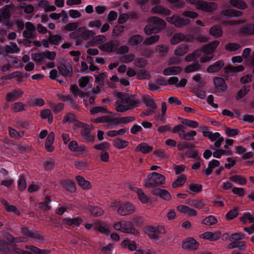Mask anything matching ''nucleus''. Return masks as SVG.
<instances>
[{
  "mask_svg": "<svg viewBox=\"0 0 254 254\" xmlns=\"http://www.w3.org/2000/svg\"><path fill=\"white\" fill-rule=\"evenodd\" d=\"M128 145V142L127 140L122 139L121 138H117L113 142L114 146L118 149H121L125 148Z\"/></svg>",
  "mask_w": 254,
  "mask_h": 254,
  "instance_id": "44",
  "label": "nucleus"
},
{
  "mask_svg": "<svg viewBox=\"0 0 254 254\" xmlns=\"http://www.w3.org/2000/svg\"><path fill=\"white\" fill-rule=\"evenodd\" d=\"M119 42L116 40H110L105 43L99 46V49L107 53L115 52L119 47Z\"/></svg>",
  "mask_w": 254,
  "mask_h": 254,
  "instance_id": "10",
  "label": "nucleus"
},
{
  "mask_svg": "<svg viewBox=\"0 0 254 254\" xmlns=\"http://www.w3.org/2000/svg\"><path fill=\"white\" fill-rule=\"evenodd\" d=\"M224 62L223 60H219L214 64L209 65L207 68L208 73H214L219 71L224 65Z\"/></svg>",
  "mask_w": 254,
  "mask_h": 254,
  "instance_id": "26",
  "label": "nucleus"
},
{
  "mask_svg": "<svg viewBox=\"0 0 254 254\" xmlns=\"http://www.w3.org/2000/svg\"><path fill=\"white\" fill-rule=\"evenodd\" d=\"M134 191L136 192L139 199L143 203H146L149 198L148 196L144 193L143 191L139 188H135Z\"/></svg>",
  "mask_w": 254,
  "mask_h": 254,
  "instance_id": "50",
  "label": "nucleus"
},
{
  "mask_svg": "<svg viewBox=\"0 0 254 254\" xmlns=\"http://www.w3.org/2000/svg\"><path fill=\"white\" fill-rule=\"evenodd\" d=\"M240 30L243 34L249 35H254V23L242 27Z\"/></svg>",
  "mask_w": 254,
  "mask_h": 254,
  "instance_id": "45",
  "label": "nucleus"
},
{
  "mask_svg": "<svg viewBox=\"0 0 254 254\" xmlns=\"http://www.w3.org/2000/svg\"><path fill=\"white\" fill-rule=\"evenodd\" d=\"M241 48L238 43H230L225 45V49L230 52H234L238 50Z\"/></svg>",
  "mask_w": 254,
  "mask_h": 254,
  "instance_id": "63",
  "label": "nucleus"
},
{
  "mask_svg": "<svg viewBox=\"0 0 254 254\" xmlns=\"http://www.w3.org/2000/svg\"><path fill=\"white\" fill-rule=\"evenodd\" d=\"M65 223L73 226H78L82 222L81 219L79 218L64 219Z\"/></svg>",
  "mask_w": 254,
  "mask_h": 254,
  "instance_id": "53",
  "label": "nucleus"
},
{
  "mask_svg": "<svg viewBox=\"0 0 254 254\" xmlns=\"http://www.w3.org/2000/svg\"><path fill=\"white\" fill-rule=\"evenodd\" d=\"M221 233L219 231H216L214 233L211 232H206L200 235V237L203 239L209 240L210 241H215L217 240L221 236Z\"/></svg>",
  "mask_w": 254,
  "mask_h": 254,
  "instance_id": "21",
  "label": "nucleus"
},
{
  "mask_svg": "<svg viewBox=\"0 0 254 254\" xmlns=\"http://www.w3.org/2000/svg\"><path fill=\"white\" fill-rule=\"evenodd\" d=\"M23 36L26 39H34L36 37V27L31 22L27 21L25 24V30Z\"/></svg>",
  "mask_w": 254,
  "mask_h": 254,
  "instance_id": "11",
  "label": "nucleus"
},
{
  "mask_svg": "<svg viewBox=\"0 0 254 254\" xmlns=\"http://www.w3.org/2000/svg\"><path fill=\"white\" fill-rule=\"evenodd\" d=\"M221 13L222 16L228 18L240 17L242 15L241 11L234 9H224Z\"/></svg>",
  "mask_w": 254,
  "mask_h": 254,
  "instance_id": "25",
  "label": "nucleus"
},
{
  "mask_svg": "<svg viewBox=\"0 0 254 254\" xmlns=\"http://www.w3.org/2000/svg\"><path fill=\"white\" fill-rule=\"evenodd\" d=\"M245 238V236L242 233H236L232 234L229 237V241L231 242H235L244 239Z\"/></svg>",
  "mask_w": 254,
  "mask_h": 254,
  "instance_id": "61",
  "label": "nucleus"
},
{
  "mask_svg": "<svg viewBox=\"0 0 254 254\" xmlns=\"http://www.w3.org/2000/svg\"><path fill=\"white\" fill-rule=\"evenodd\" d=\"M140 104L139 100L132 95L119 92L117 94L115 102V110L118 112L131 110Z\"/></svg>",
  "mask_w": 254,
  "mask_h": 254,
  "instance_id": "1",
  "label": "nucleus"
},
{
  "mask_svg": "<svg viewBox=\"0 0 254 254\" xmlns=\"http://www.w3.org/2000/svg\"><path fill=\"white\" fill-rule=\"evenodd\" d=\"M219 165L220 162L218 160H212L209 163L207 168L203 170V172L205 175L209 176L212 173L213 169Z\"/></svg>",
  "mask_w": 254,
  "mask_h": 254,
  "instance_id": "29",
  "label": "nucleus"
},
{
  "mask_svg": "<svg viewBox=\"0 0 254 254\" xmlns=\"http://www.w3.org/2000/svg\"><path fill=\"white\" fill-rule=\"evenodd\" d=\"M199 244L196 241L193 239L190 238L184 242L182 245V248L189 250H195L198 247Z\"/></svg>",
  "mask_w": 254,
  "mask_h": 254,
  "instance_id": "23",
  "label": "nucleus"
},
{
  "mask_svg": "<svg viewBox=\"0 0 254 254\" xmlns=\"http://www.w3.org/2000/svg\"><path fill=\"white\" fill-rule=\"evenodd\" d=\"M187 178L185 175H181L172 184V187L174 188H176L182 186L186 182Z\"/></svg>",
  "mask_w": 254,
  "mask_h": 254,
  "instance_id": "51",
  "label": "nucleus"
},
{
  "mask_svg": "<svg viewBox=\"0 0 254 254\" xmlns=\"http://www.w3.org/2000/svg\"><path fill=\"white\" fill-rule=\"evenodd\" d=\"M218 8V4L214 2H208L200 0L196 7V9L202 10L206 13L212 12Z\"/></svg>",
  "mask_w": 254,
  "mask_h": 254,
  "instance_id": "8",
  "label": "nucleus"
},
{
  "mask_svg": "<svg viewBox=\"0 0 254 254\" xmlns=\"http://www.w3.org/2000/svg\"><path fill=\"white\" fill-rule=\"evenodd\" d=\"M135 207L131 203L127 202L122 204L118 210V213L121 215L125 216L133 213Z\"/></svg>",
  "mask_w": 254,
  "mask_h": 254,
  "instance_id": "14",
  "label": "nucleus"
},
{
  "mask_svg": "<svg viewBox=\"0 0 254 254\" xmlns=\"http://www.w3.org/2000/svg\"><path fill=\"white\" fill-rule=\"evenodd\" d=\"M239 215V208L235 206L233 209L230 210L225 215V219L231 220L237 217Z\"/></svg>",
  "mask_w": 254,
  "mask_h": 254,
  "instance_id": "43",
  "label": "nucleus"
},
{
  "mask_svg": "<svg viewBox=\"0 0 254 254\" xmlns=\"http://www.w3.org/2000/svg\"><path fill=\"white\" fill-rule=\"evenodd\" d=\"M229 3L232 6L240 9H245L248 7L247 3L243 0H230Z\"/></svg>",
  "mask_w": 254,
  "mask_h": 254,
  "instance_id": "34",
  "label": "nucleus"
},
{
  "mask_svg": "<svg viewBox=\"0 0 254 254\" xmlns=\"http://www.w3.org/2000/svg\"><path fill=\"white\" fill-rule=\"evenodd\" d=\"M61 40L62 37L61 35L58 34L53 35L51 33L49 34V40L50 44L56 46L59 45Z\"/></svg>",
  "mask_w": 254,
  "mask_h": 254,
  "instance_id": "49",
  "label": "nucleus"
},
{
  "mask_svg": "<svg viewBox=\"0 0 254 254\" xmlns=\"http://www.w3.org/2000/svg\"><path fill=\"white\" fill-rule=\"evenodd\" d=\"M188 41L186 36L182 33H175L170 40V43L172 45H176L182 41Z\"/></svg>",
  "mask_w": 254,
  "mask_h": 254,
  "instance_id": "30",
  "label": "nucleus"
},
{
  "mask_svg": "<svg viewBox=\"0 0 254 254\" xmlns=\"http://www.w3.org/2000/svg\"><path fill=\"white\" fill-rule=\"evenodd\" d=\"M21 233L29 238L38 242H41L43 240L42 236L37 232L30 230L25 227H21Z\"/></svg>",
  "mask_w": 254,
  "mask_h": 254,
  "instance_id": "12",
  "label": "nucleus"
},
{
  "mask_svg": "<svg viewBox=\"0 0 254 254\" xmlns=\"http://www.w3.org/2000/svg\"><path fill=\"white\" fill-rule=\"evenodd\" d=\"M148 21L150 23L147 25L144 28V31L147 35L158 33L166 26V22L158 17H151L148 19Z\"/></svg>",
  "mask_w": 254,
  "mask_h": 254,
  "instance_id": "2",
  "label": "nucleus"
},
{
  "mask_svg": "<svg viewBox=\"0 0 254 254\" xmlns=\"http://www.w3.org/2000/svg\"><path fill=\"white\" fill-rule=\"evenodd\" d=\"M183 68L180 66H171L165 68L163 73L166 76L175 75L180 74Z\"/></svg>",
  "mask_w": 254,
  "mask_h": 254,
  "instance_id": "18",
  "label": "nucleus"
},
{
  "mask_svg": "<svg viewBox=\"0 0 254 254\" xmlns=\"http://www.w3.org/2000/svg\"><path fill=\"white\" fill-rule=\"evenodd\" d=\"M244 69V67L243 65H240L237 66H233L231 65H228L225 68V72L228 75H234L238 72L243 71Z\"/></svg>",
  "mask_w": 254,
  "mask_h": 254,
  "instance_id": "28",
  "label": "nucleus"
},
{
  "mask_svg": "<svg viewBox=\"0 0 254 254\" xmlns=\"http://www.w3.org/2000/svg\"><path fill=\"white\" fill-rule=\"evenodd\" d=\"M59 73L64 77H70L72 75V67L69 64H64L58 67Z\"/></svg>",
  "mask_w": 254,
  "mask_h": 254,
  "instance_id": "16",
  "label": "nucleus"
},
{
  "mask_svg": "<svg viewBox=\"0 0 254 254\" xmlns=\"http://www.w3.org/2000/svg\"><path fill=\"white\" fill-rule=\"evenodd\" d=\"M241 222L243 224L251 223L254 222V213H244L242 216L239 218Z\"/></svg>",
  "mask_w": 254,
  "mask_h": 254,
  "instance_id": "35",
  "label": "nucleus"
},
{
  "mask_svg": "<svg viewBox=\"0 0 254 254\" xmlns=\"http://www.w3.org/2000/svg\"><path fill=\"white\" fill-rule=\"evenodd\" d=\"M152 193L154 195L159 196L166 200H169L171 198V194L166 190L157 189L153 190L152 191Z\"/></svg>",
  "mask_w": 254,
  "mask_h": 254,
  "instance_id": "24",
  "label": "nucleus"
},
{
  "mask_svg": "<svg viewBox=\"0 0 254 254\" xmlns=\"http://www.w3.org/2000/svg\"><path fill=\"white\" fill-rule=\"evenodd\" d=\"M172 132L178 133L179 137L183 140H193L196 135L197 132L194 130H189L186 131L185 127L181 124L176 125L172 129Z\"/></svg>",
  "mask_w": 254,
  "mask_h": 254,
  "instance_id": "5",
  "label": "nucleus"
},
{
  "mask_svg": "<svg viewBox=\"0 0 254 254\" xmlns=\"http://www.w3.org/2000/svg\"><path fill=\"white\" fill-rule=\"evenodd\" d=\"M229 180L240 185H244L247 182V179L241 175L232 176L229 178Z\"/></svg>",
  "mask_w": 254,
  "mask_h": 254,
  "instance_id": "42",
  "label": "nucleus"
},
{
  "mask_svg": "<svg viewBox=\"0 0 254 254\" xmlns=\"http://www.w3.org/2000/svg\"><path fill=\"white\" fill-rule=\"evenodd\" d=\"M160 39V36L158 35L151 36L145 39L143 43L145 45H151L157 42Z\"/></svg>",
  "mask_w": 254,
  "mask_h": 254,
  "instance_id": "56",
  "label": "nucleus"
},
{
  "mask_svg": "<svg viewBox=\"0 0 254 254\" xmlns=\"http://www.w3.org/2000/svg\"><path fill=\"white\" fill-rule=\"evenodd\" d=\"M209 33L212 36L218 38L222 35L223 31L219 25H215L210 28Z\"/></svg>",
  "mask_w": 254,
  "mask_h": 254,
  "instance_id": "39",
  "label": "nucleus"
},
{
  "mask_svg": "<svg viewBox=\"0 0 254 254\" xmlns=\"http://www.w3.org/2000/svg\"><path fill=\"white\" fill-rule=\"evenodd\" d=\"M210 140L211 141L215 142L214 146L215 148H218L221 146L222 142L224 141V138L221 136L219 133L215 132L213 133Z\"/></svg>",
  "mask_w": 254,
  "mask_h": 254,
  "instance_id": "33",
  "label": "nucleus"
},
{
  "mask_svg": "<svg viewBox=\"0 0 254 254\" xmlns=\"http://www.w3.org/2000/svg\"><path fill=\"white\" fill-rule=\"evenodd\" d=\"M143 40V38L140 35H135L131 36L128 41V43L130 46H137L141 43Z\"/></svg>",
  "mask_w": 254,
  "mask_h": 254,
  "instance_id": "41",
  "label": "nucleus"
},
{
  "mask_svg": "<svg viewBox=\"0 0 254 254\" xmlns=\"http://www.w3.org/2000/svg\"><path fill=\"white\" fill-rule=\"evenodd\" d=\"M217 222L216 217L212 215L205 218L202 221V224L207 226H211L215 224Z\"/></svg>",
  "mask_w": 254,
  "mask_h": 254,
  "instance_id": "52",
  "label": "nucleus"
},
{
  "mask_svg": "<svg viewBox=\"0 0 254 254\" xmlns=\"http://www.w3.org/2000/svg\"><path fill=\"white\" fill-rule=\"evenodd\" d=\"M165 177L161 174L152 172L149 174L145 180L144 186L146 188H154L165 183Z\"/></svg>",
  "mask_w": 254,
  "mask_h": 254,
  "instance_id": "4",
  "label": "nucleus"
},
{
  "mask_svg": "<svg viewBox=\"0 0 254 254\" xmlns=\"http://www.w3.org/2000/svg\"><path fill=\"white\" fill-rule=\"evenodd\" d=\"M135 120V118L133 116H128L122 117L120 119L117 118V121H115V124H123L126 125L128 123H131Z\"/></svg>",
  "mask_w": 254,
  "mask_h": 254,
  "instance_id": "48",
  "label": "nucleus"
},
{
  "mask_svg": "<svg viewBox=\"0 0 254 254\" xmlns=\"http://www.w3.org/2000/svg\"><path fill=\"white\" fill-rule=\"evenodd\" d=\"M151 12L153 14H160L163 15H170L171 11L168 8L160 5H156L151 9Z\"/></svg>",
  "mask_w": 254,
  "mask_h": 254,
  "instance_id": "22",
  "label": "nucleus"
},
{
  "mask_svg": "<svg viewBox=\"0 0 254 254\" xmlns=\"http://www.w3.org/2000/svg\"><path fill=\"white\" fill-rule=\"evenodd\" d=\"M135 150L136 151H140L143 154H146L152 151L153 147L146 143H141L137 146Z\"/></svg>",
  "mask_w": 254,
  "mask_h": 254,
  "instance_id": "36",
  "label": "nucleus"
},
{
  "mask_svg": "<svg viewBox=\"0 0 254 254\" xmlns=\"http://www.w3.org/2000/svg\"><path fill=\"white\" fill-rule=\"evenodd\" d=\"M76 180L79 186L84 190L89 189L91 188V185L88 181L86 180L80 176H77Z\"/></svg>",
  "mask_w": 254,
  "mask_h": 254,
  "instance_id": "37",
  "label": "nucleus"
},
{
  "mask_svg": "<svg viewBox=\"0 0 254 254\" xmlns=\"http://www.w3.org/2000/svg\"><path fill=\"white\" fill-rule=\"evenodd\" d=\"M26 106L21 102H16L12 105L11 109L14 112L17 113L25 110Z\"/></svg>",
  "mask_w": 254,
  "mask_h": 254,
  "instance_id": "54",
  "label": "nucleus"
},
{
  "mask_svg": "<svg viewBox=\"0 0 254 254\" xmlns=\"http://www.w3.org/2000/svg\"><path fill=\"white\" fill-rule=\"evenodd\" d=\"M70 91L71 93H72L75 97H77L78 96L81 97H84V96L87 97L88 96L86 95L82 91L80 90L78 87L75 85H72L70 87Z\"/></svg>",
  "mask_w": 254,
  "mask_h": 254,
  "instance_id": "46",
  "label": "nucleus"
},
{
  "mask_svg": "<svg viewBox=\"0 0 254 254\" xmlns=\"http://www.w3.org/2000/svg\"><path fill=\"white\" fill-rule=\"evenodd\" d=\"M113 228L124 233H127L135 236H139V232L134 227L133 224L128 221L123 220L115 222L113 225Z\"/></svg>",
  "mask_w": 254,
  "mask_h": 254,
  "instance_id": "3",
  "label": "nucleus"
},
{
  "mask_svg": "<svg viewBox=\"0 0 254 254\" xmlns=\"http://www.w3.org/2000/svg\"><path fill=\"white\" fill-rule=\"evenodd\" d=\"M4 50L7 53L14 54L19 53L20 49L15 42H10L9 45H6L4 47Z\"/></svg>",
  "mask_w": 254,
  "mask_h": 254,
  "instance_id": "32",
  "label": "nucleus"
},
{
  "mask_svg": "<svg viewBox=\"0 0 254 254\" xmlns=\"http://www.w3.org/2000/svg\"><path fill=\"white\" fill-rule=\"evenodd\" d=\"M93 227L94 230H98L102 234L109 235L110 233L108 226L107 225H104L102 221H95L93 223Z\"/></svg>",
  "mask_w": 254,
  "mask_h": 254,
  "instance_id": "17",
  "label": "nucleus"
},
{
  "mask_svg": "<svg viewBox=\"0 0 254 254\" xmlns=\"http://www.w3.org/2000/svg\"><path fill=\"white\" fill-rule=\"evenodd\" d=\"M219 41L215 40L202 48L201 51L203 53V57L201 59L202 63L207 62L213 58L212 54L219 46Z\"/></svg>",
  "mask_w": 254,
  "mask_h": 254,
  "instance_id": "6",
  "label": "nucleus"
},
{
  "mask_svg": "<svg viewBox=\"0 0 254 254\" xmlns=\"http://www.w3.org/2000/svg\"><path fill=\"white\" fill-rule=\"evenodd\" d=\"M250 87L249 86H243V88H241L237 93L236 96V100H238L244 97L250 91Z\"/></svg>",
  "mask_w": 254,
  "mask_h": 254,
  "instance_id": "55",
  "label": "nucleus"
},
{
  "mask_svg": "<svg viewBox=\"0 0 254 254\" xmlns=\"http://www.w3.org/2000/svg\"><path fill=\"white\" fill-rule=\"evenodd\" d=\"M166 20L169 23L174 25L178 28L182 27L190 23L189 19H185L178 15H173L172 16L168 17Z\"/></svg>",
  "mask_w": 254,
  "mask_h": 254,
  "instance_id": "9",
  "label": "nucleus"
},
{
  "mask_svg": "<svg viewBox=\"0 0 254 254\" xmlns=\"http://www.w3.org/2000/svg\"><path fill=\"white\" fill-rule=\"evenodd\" d=\"M78 31L80 34V37H82L85 40H87L93 37L95 34L93 31L87 29L85 26L78 28Z\"/></svg>",
  "mask_w": 254,
  "mask_h": 254,
  "instance_id": "20",
  "label": "nucleus"
},
{
  "mask_svg": "<svg viewBox=\"0 0 254 254\" xmlns=\"http://www.w3.org/2000/svg\"><path fill=\"white\" fill-rule=\"evenodd\" d=\"M106 40V38L104 35H99L95 36L92 42L93 43V45H102L103 43H104Z\"/></svg>",
  "mask_w": 254,
  "mask_h": 254,
  "instance_id": "58",
  "label": "nucleus"
},
{
  "mask_svg": "<svg viewBox=\"0 0 254 254\" xmlns=\"http://www.w3.org/2000/svg\"><path fill=\"white\" fill-rule=\"evenodd\" d=\"M178 119L181 123V125H185L192 128H195L199 127V124L195 121L190 120L187 119L178 117Z\"/></svg>",
  "mask_w": 254,
  "mask_h": 254,
  "instance_id": "31",
  "label": "nucleus"
},
{
  "mask_svg": "<svg viewBox=\"0 0 254 254\" xmlns=\"http://www.w3.org/2000/svg\"><path fill=\"white\" fill-rule=\"evenodd\" d=\"M41 116L43 119H48L49 122L51 123L53 121V116L51 111L49 109H45L41 112Z\"/></svg>",
  "mask_w": 254,
  "mask_h": 254,
  "instance_id": "64",
  "label": "nucleus"
},
{
  "mask_svg": "<svg viewBox=\"0 0 254 254\" xmlns=\"http://www.w3.org/2000/svg\"><path fill=\"white\" fill-rule=\"evenodd\" d=\"M127 130L126 128H121L119 130H109L107 132V134L111 137H115L119 135H123L126 133Z\"/></svg>",
  "mask_w": 254,
  "mask_h": 254,
  "instance_id": "57",
  "label": "nucleus"
},
{
  "mask_svg": "<svg viewBox=\"0 0 254 254\" xmlns=\"http://www.w3.org/2000/svg\"><path fill=\"white\" fill-rule=\"evenodd\" d=\"M10 7L8 5H5L0 9V14L3 19H7L10 17Z\"/></svg>",
  "mask_w": 254,
  "mask_h": 254,
  "instance_id": "59",
  "label": "nucleus"
},
{
  "mask_svg": "<svg viewBox=\"0 0 254 254\" xmlns=\"http://www.w3.org/2000/svg\"><path fill=\"white\" fill-rule=\"evenodd\" d=\"M216 92L224 91L226 89L227 85L224 80L221 77H215L213 79Z\"/></svg>",
  "mask_w": 254,
  "mask_h": 254,
  "instance_id": "19",
  "label": "nucleus"
},
{
  "mask_svg": "<svg viewBox=\"0 0 254 254\" xmlns=\"http://www.w3.org/2000/svg\"><path fill=\"white\" fill-rule=\"evenodd\" d=\"M230 244L228 248L229 249H234L236 248H239L241 250L245 251L247 247V243L245 241L236 242Z\"/></svg>",
  "mask_w": 254,
  "mask_h": 254,
  "instance_id": "47",
  "label": "nucleus"
},
{
  "mask_svg": "<svg viewBox=\"0 0 254 254\" xmlns=\"http://www.w3.org/2000/svg\"><path fill=\"white\" fill-rule=\"evenodd\" d=\"M189 51V46L187 44H182L178 46L174 51V54L177 56H183Z\"/></svg>",
  "mask_w": 254,
  "mask_h": 254,
  "instance_id": "27",
  "label": "nucleus"
},
{
  "mask_svg": "<svg viewBox=\"0 0 254 254\" xmlns=\"http://www.w3.org/2000/svg\"><path fill=\"white\" fill-rule=\"evenodd\" d=\"M144 103L146 107L149 108L156 109L157 106L155 103L154 100L148 95H144L142 96Z\"/></svg>",
  "mask_w": 254,
  "mask_h": 254,
  "instance_id": "38",
  "label": "nucleus"
},
{
  "mask_svg": "<svg viewBox=\"0 0 254 254\" xmlns=\"http://www.w3.org/2000/svg\"><path fill=\"white\" fill-rule=\"evenodd\" d=\"M24 92L21 89H14L8 92L5 96V100L7 102H13L20 98Z\"/></svg>",
  "mask_w": 254,
  "mask_h": 254,
  "instance_id": "13",
  "label": "nucleus"
},
{
  "mask_svg": "<svg viewBox=\"0 0 254 254\" xmlns=\"http://www.w3.org/2000/svg\"><path fill=\"white\" fill-rule=\"evenodd\" d=\"M178 211L189 217H194L197 215L196 210L186 205H179L177 206Z\"/></svg>",
  "mask_w": 254,
  "mask_h": 254,
  "instance_id": "15",
  "label": "nucleus"
},
{
  "mask_svg": "<svg viewBox=\"0 0 254 254\" xmlns=\"http://www.w3.org/2000/svg\"><path fill=\"white\" fill-rule=\"evenodd\" d=\"M199 57H203V53L201 50H195L192 53L188 54L185 57V60L188 62H190L195 60Z\"/></svg>",
  "mask_w": 254,
  "mask_h": 254,
  "instance_id": "40",
  "label": "nucleus"
},
{
  "mask_svg": "<svg viewBox=\"0 0 254 254\" xmlns=\"http://www.w3.org/2000/svg\"><path fill=\"white\" fill-rule=\"evenodd\" d=\"M193 147L194 146L193 144L184 141L179 142L177 145L178 149L180 151H182Z\"/></svg>",
  "mask_w": 254,
  "mask_h": 254,
  "instance_id": "60",
  "label": "nucleus"
},
{
  "mask_svg": "<svg viewBox=\"0 0 254 254\" xmlns=\"http://www.w3.org/2000/svg\"><path fill=\"white\" fill-rule=\"evenodd\" d=\"M90 111L92 114H96L99 113H108L109 111L107 109L103 107L97 106L93 107L90 109Z\"/></svg>",
  "mask_w": 254,
  "mask_h": 254,
  "instance_id": "62",
  "label": "nucleus"
},
{
  "mask_svg": "<svg viewBox=\"0 0 254 254\" xmlns=\"http://www.w3.org/2000/svg\"><path fill=\"white\" fill-rule=\"evenodd\" d=\"M145 233L151 239L158 240L159 239L158 234L165 233L166 230L165 227L162 225L149 226L146 228Z\"/></svg>",
  "mask_w": 254,
  "mask_h": 254,
  "instance_id": "7",
  "label": "nucleus"
}]
</instances>
